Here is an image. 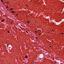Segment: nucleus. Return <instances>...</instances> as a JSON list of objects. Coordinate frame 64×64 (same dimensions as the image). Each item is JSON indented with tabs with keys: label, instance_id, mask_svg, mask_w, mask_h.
<instances>
[{
	"label": "nucleus",
	"instance_id": "1",
	"mask_svg": "<svg viewBox=\"0 0 64 64\" xmlns=\"http://www.w3.org/2000/svg\"><path fill=\"white\" fill-rule=\"evenodd\" d=\"M12 13H15V11L14 10H13L12 11Z\"/></svg>",
	"mask_w": 64,
	"mask_h": 64
},
{
	"label": "nucleus",
	"instance_id": "2",
	"mask_svg": "<svg viewBox=\"0 0 64 64\" xmlns=\"http://www.w3.org/2000/svg\"><path fill=\"white\" fill-rule=\"evenodd\" d=\"M25 57L26 58H28V57H27L26 56H25Z\"/></svg>",
	"mask_w": 64,
	"mask_h": 64
},
{
	"label": "nucleus",
	"instance_id": "3",
	"mask_svg": "<svg viewBox=\"0 0 64 64\" xmlns=\"http://www.w3.org/2000/svg\"><path fill=\"white\" fill-rule=\"evenodd\" d=\"M4 19L2 20V22H4Z\"/></svg>",
	"mask_w": 64,
	"mask_h": 64
},
{
	"label": "nucleus",
	"instance_id": "4",
	"mask_svg": "<svg viewBox=\"0 0 64 64\" xmlns=\"http://www.w3.org/2000/svg\"><path fill=\"white\" fill-rule=\"evenodd\" d=\"M8 6H6V9H8Z\"/></svg>",
	"mask_w": 64,
	"mask_h": 64
},
{
	"label": "nucleus",
	"instance_id": "5",
	"mask_svg": "<svg viewBox=\"0 0 64 64\" xmlns=\"http://www.w3.org/2000/svg\"><path fill=\"white\" fill-rule=\"evenodd\" d=\"M10 10H13V8H11V9H10Z\"/></svg>",
	"mask_w": 64,
	"mask_h": 64
},
{
	"label": "nucleus",
	"instance_id": "6",
	"mask_svg": "<svg viewBox=\"0 0 64 64\" xmlns=\"http://www.w3.org/2000/svg\"><path fill=\"white\" fill-rule=\"evenodd\" d=\"M7 32H8V33H10V32H9V31H8Z\"/></svg>",
	"mask_w": 64,
	"mask_h": 64
},
{
	"label": "nucleus",
	"instance_id": "7",
	"mask_svg": "<svg viewBox=\"0 0 64 64\" xmlns=\"http://www.w3.org/2000/svg\"><path fill=\"white\" fill-rule=\"evenodd\" d=\"M1 1L2 2H3V1L2 0H1Z\"/></svg>",
	"mask_w": 64,
	"mask_h": 64
},
{
	"label": "nucleus",
	"instance_id": "8",
	"mask_svg": "<svg viewBox=\"0 0 64 64\" xmlns=\"http://www.w3.org/2000/svg\"><path fill=\"white\" fill-rule=\"evenodd\" d=\"M27 22L28 23V24H29V22Z\"/></svg>",
	"mask_w": 64,
	"mask_h": 64
},
{
	"label": "nucleus",
	"instance_id": "9",
	"mask_svg": "<svg viewBox=\"0 0 64 64\" xmlns=\"http://www.w3.org/2000/svg\"><path fill=\"white\" fill-rule=\"evenodd\" d=\"M26 33H27L28 34V32H27V31H26Z\"/></svg>",
	"mask_w": 64,
	"mask_h": 64
},
{
	"label": "nucleus",
	"instance_id": "10",
	"mask_svg": "<svg viewBox=\"0 0 64 64\" xmlns=\"http://www.w3.org/2000/svg\"><path fill=\"white\" fill-rule=\"evenodd\" d=\"M61 34H62V35L63 34V32H62L61 33Z\"/></svg>",
	"mask_w": 64,
	"mask_h": 64
},
{
	"label": "nucleus",
	"instance_id": "11",
	"mask_svg": "<svg viewBox=\"0 0 64 64\" xmlns=\"http://www.w3.org/2000/svg\"><path fill=\"white\" fill-rule=\"evenodd\" d=\"M19 27L20 28H21V26H19Z\"/></svg>",
	"mask_w": 64,
	"mask_h": 64
},
{
	"label": "nucleus",
	"instance_id": "12",
	"mask_svg": "<svg viewBox=\"0 0 64 64\" xmlns=\"http://www.w3.org/2000/svg\"><path fill=\"white\" fill-rule=\"evenodd\" d=\"M35 32L36 33H37V32L36 31H35Z\"/></svg>",
	"mask_w": 64,
	"mask_h": 64
},
{
	"label": "nucleus",
	"instance_id": "13",
	"mask_svg": "<svg viewBox=\"0 0 64 64\" xmlns=\"http://www.w3.org/2000/svg\"><path fill=\"white\" fill-rule=\"evenodd\" d=\"M39 35H41V34H39Z\"/></svg>",
	"mask_w": 64,
	"mask_h": 64
},
{
	"label": "nucleus",
	"instance_id": "14",
	"mask_svg": "<svg viewBox=\"0 0 64 64\" xmlns=\"http://www.w3.org/2000/svg\"><path fill=\"white\" fill-rule=\"evenodd\" d=\"M36 39H38V38L36 37Z\"/></svg>",
	"mask_w": 64,
	"mask_h": 64
},
{
	"label": "nucleus",
	"instance_id": "15",
	"mask_svg": "<svg viewBox=\"0 0 64 64\" xmlns=\"http://www.w3.org/2000/svg\"><path fill=\"white\" fill-rule=\"evenodd\" d=\"M52 47V46H50V47Z\"/></svg>",
	"mask_w": 64,
	"mask_h": 64
},
{
	"label": "nucleus",
	"instance_id": "16",
	"mask_svg": "<svg viewBox=\"0 0 64 64\" xmlns=\"http://www.w3.org/2000/svg\"><path fill=\"white\" fill-rule=\"evenodd\" d=\"M8 3H9L8 2H7V4H8Z\"/></svg>",
	"mask_w": 64,
	"mask_h": 64
},
{
	"label": "nucleus",
	"instance_id": "17",
	"mask_svg": "<svg viewBox=\"0 0 64 64\" xmlns=\"http://www.w3.org/2000/svg\"><path fill=\"white\" fill-rule=\"evenodd\" d=\"M10 24H12V22H11V23H10Z\"/></svg>",
	"mask_w": 64,
	"mask_h": 64
},
{
	"label": "nucleus",
	"instance_id": "18",
	"mask_svg": "<svg viewBox=\"0 0 64 64\" xmlns=\"http://www.w3.org/2000/svg\"><path fill=\"white\" fill-rule=\"evenodd\" d=\"M16 16H17V15H18V14H16Z\"/></svg>",
	"mask_w": 64,
	"mask_h": 64
},
{
	"label": "nucleus",
	"instance_id": "19",
	"mask_svg": "<svg viewBox=\"0 0 64 64\" xmlns=\"http://www.w3.org/2000/svg\"><path fill=\"white\" fill-rule=\"evenodd\" d=\"M52 31L53 32H54V30H53Z\"/></svg>",
	"mask_w": 64,
	"mask_h": 64
},
{
	"label": "nucleus",
	"instance_id": "20",
	"mask_svg": "<svg viewBox=\"0 0 64 64\" xmlns=\"http://www.w3.org/2000/svg\"><path fill=\"white\" fill-rule=\"evenodd\" d=\"M52 31H53V30H52Z\"/></svg>",
	"mask_w": 64,
	"mask_h": 64
},
{
	"label": "nucleus",
	"instance_id": "21",
	"mask_svg": "<svg viewBox=\"0 0 64 64\" xmlns=\"http://www.w3.org/2000/svg\"><path fill=\"white\" fill-rule=\"evenodd\" d=\"M26 6H28V5H26Z\"/></svg>",
	"mask_w": 64,
	"mask_h": 64
}]
</instances>
